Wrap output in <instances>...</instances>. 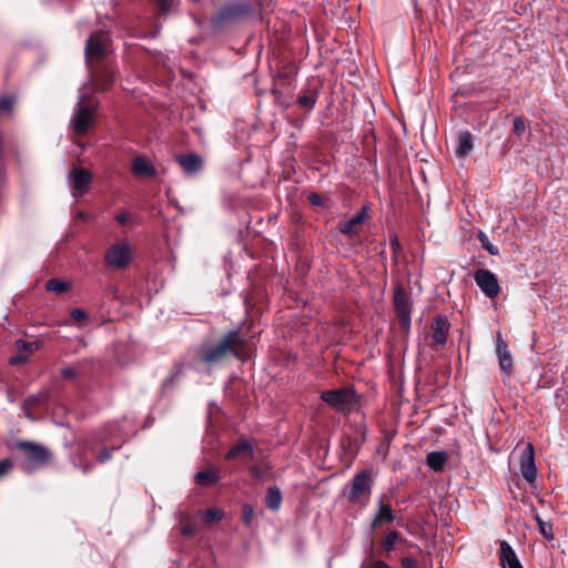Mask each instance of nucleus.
<instances>
[{"mask_svg": "<svg viewBox=\"0 0 568 568\" xmlns=\"http://www.w3.org/2000/svg\"><path fill=\"white\" fill-rule=\"evenodd\" d=\"M246 339L239 328L227 332L214 346L202 345L197 351L199 359L206 366L222 363L229 355L243 359Z\"/></svg>", "mask_w": 568, "mask_h": 568, "instance_id": "f257e3e1", "label": "nucleus"}, {"mask_svg": "<svg viewBox=\"0 0 568 568\" xmlns=\"http://www.w3.org/2000/svg\"><path fill=\"white\" fill-rule=\"evenodd\" d=\"M321 399L336 412L348 415L358 409L359 396L353 387H342L321 393Z\"/></svg>", "mask_w": 568, "mask_h": 568, "instance_id": "f03ea898", "label": "nucleus"}, {"mask_svg": "<svg viewBox=\"0 0 568 568\" xmlns=\"http://www.w3.org/2000/svg\"><path fill=\"white\" fill-rule=\"evenodd\" d=\"M373 486L374 478L372 470L364 469L356 473L348 484V501L365 505L372 495Z\"/></svg>", "mask_w": 568, "mask_h": 568, "instance_id": "7ed1b4c3", "label": "nucleus"}, {"mask_svg": "<svg viewBox=\"0 0 568 568\" xmlns=\"http://www.w3.org/2000/svg\"><path fill=\"white\" fill-rule=\"evenodd\" d=\"M95 110L97 106L93 102L90 101L85 104V95L82 93V90H80L74 114L70 120V126L75 134L81 135L88 132L93 122Z\"/></svg>", "mask_w": 568, "mask_h": 568, "instance_id": "20e7f679", "label": "nucleus"}, {"mask_svg": "<svg viewBox=\"0 0 568 568\" xmlns=\"http://www.w3.org/2000/svg\"><path fill=\"white\" fill-rule=\"evenodd\" d=\"M17 447L23 453V462L21 466L28 473H31L39 466L44 465L50 457L49 450L40 444L19 442Z\"/></svg>", "mask_w": 568, "mask_h": 568, "instance_id": "39448f33", "label": "nucleus"}, {"mask_svg": "<svg viewBox=\"0 0 568 568\" xmlns=\"http://www.w3.org/2000/svg\"><path fill=\"white\" fill-rule=\"evenodd\" d=\"M132 258V248L129 243L122 242L111 245L104 256L108 267L121 270L129 265Z\"/></svg>", "mask_w": 568, "mask_h": 568, "instance_id": "423d86ee", "label": "nucleus"}, {"mask_svg": "<svg viewBox=\"0 0 568 568\" xmlns=\"http://www.w3.org/2000/svg\"><path fill=\"white\" fill-rule=\"evenodd\" d=\"M109 34L102 30L97 31L87 40L84 53L87 62L105 55L109 45Z\"/></svg>", "mask_w": 568, "mask_h": 568, "instance_id": "0eeeda50", "label": "nucleus"}, {"mask_svg": "<svg viewBox=\"0 0 568 568\" xmlns=\"http://www.w3.org/2000/svg\"><path fill=\"white\" fill-rule=\"evenodd\" d=\"M376 511L371 523V529L375 530L384 525H390L396 520V514L387 497L381 496L376 501Z\"/></svg>", "mask_w": 568, "mask_h": 568, "instance_id": "6e6552de", "label": "nucleus"}, {"mask_svg": "<svg viewBox=\"0 0 568 568\" xmlns=\"http://www.w3.org/2000/svg\"><path fill=\"white\" fill-rule=\"evenodd\" d=\"M474 280L481 292L489 298H495L500 292L497 276L486 268H479L474 273Z\"/></svg>", "mask_w": 568, "mask_h": 568, "instance_id": "1a4fd4ad", "label": "nucleus"}, {"mask_svg": "<svg viewBox=\"0 0 568 568\" xmlns=\"http://www.w3.org/2000/svg\"><path fill=\"white\" fill-rule=\"evenodd\" d=\"M519 470L523 478L530 485L536 481L537 467L535 464L534 448L531 444L525 446L520 453Z\"/></svg>", "mask_w": 568, "mask_h": 568, "instance_id": "9d476101", "label": "nucleus"}, {"mask_svg": "<svg viewBox=\"0 0 568 568\" xmlns=\"http://www.w3.org/2000/svg\"><path fill=\"white\" fill-rule=\"evenodd\" d=\"M251 11V4L247 1H239L226 4L219 11L217 20L220 22H230L245 17Z\"/></svg>", "mask_w": 568, "mask_h": 568, "instance_id": "9b49d317", "label": "nucleus"}, {"mask_svg": "<svg viewBox=\"0 0 568 568\" xmlns=\"http://www.w3.org/2000/svg\"><path fill=\"white\" fill-rule=\"evenodd\" d=\"M394 304L402 325L408 328L410 326L412 312L407 294L402 290L396 291L394 294Z\"/></svg>", "mask_w": 568, "mask_h": 568, "instance_id": "f8f14e48", "label": "nucleus"}, {"mask_svg": "<svg viewBox=\"0 0 568 568\" xmlns=\"http://www.w3.org/2000/svg\"><path fill=\"white\" fill-rule=\"evenodd\" d=\"M69 179L72 182V187L80 194H84L90 189L92 174L87 169L74 166L69 174Z\"/></svg>", "mask_w": 568, "mask_h": 568, "instance_id": "ddd939ff", "label": "nucleus"}, {"mask_svg": "<svg viewBox=\"0 0 568 568\" xmlns=\"http://www.w3.org/2000/svg\"><path fill=\"white\" fill-rule=\"evenodd\" d=\"M254 457V448L252 444L245 439H240L225 455V459H239L241 462H247Z\"/></svg>", "mask_w": 568, "mask_h": 568, "instance_id": "4468645a", "label": "nucleus"}, {"mask_svg": "<svg viewBox=\"0 0 568 568\" xmlns=\"http://www.w3.org/2000/svg\"><path fill=\"white\" fill-rule=\"evenodd\" d=\"M496 354L501 373L510 375L513 372V358L508 351V346L500 334L497 335Z\"/></svg>", "mask_w": 568, "mask_h": 568, "instance_id": "2eb2a0df", "label": "nucleus"}, {"mask_svg": "<svg viewBox=\"0 0 568 568\" xmlns=\"http://www.w3.org/2000/svg\"><path fill=\"white\" fill-rule=\"evenodd\" d=\"M366 211L367 206H363L359 212H357L353 217L349 220L341 223L339 231L342 234L347 236H354L359 233V230L362 227V224L364 223L366 219Z\"/></svg>", "mask_w": 568, "mask_h": 568, "instance_id": "dca6fc26", "label": "nucleus"}, {"mask_svg": "<svg viewBox=\"0 0 568 568\" xmlns=\"http://www.w3.org/2000/svg\"><path fill=\"white\" fill-rule=\"evenodd\" d=\"M178 162L183 172L187 175H194L202 170V158L195 153H187L178 156Z\"/></svg>", "mask_w": 568, "mask_h": 568, "instance_id": "f3484780", "label": "nucleus"}, {"mask_svg": "<svg viewBox=\"0 0 568 568\" xmlns=\"http://www.w3.org/2000/svg\"><path fill=\"white\" fill-rule=\"evenodd\" d=\"M500 565L503 568H524L515 550L506 540L500 542Z\"/></svg>", "mask_w": 568, "mask_h": 568, "instance_id": "a211bd4d", "label": "nucleus"}, {"mask_svg": "<svg viewBox=\"0 0 568 568\" xmlns=\"http://www.w3.org/2000/svg\"><path fill=\"white\" fill-rule=\"evenodd\" d=\"M449 322L442 315H437L433 323V339L437 345H445L449 331Z\"/></svg>", "mask_w": 568, "mask_h": 568, "instance_id": "6ab92c4d", "label": "nucleus"}, {"mask_svg": "<svg viewBox=\"0 0 568 568\" xmlns=\"http://www.w3.org/2000/svg\"><path fill=\"white\" fill-rule=\"evenodd\" d=\"M133 174L138 176L154 178L158 174L155 166L151 161L143 156H136L131 165Z\"/></svg>", "mask_w": 568, "mask_h": 568, "instance_id": "aec40b11", "label": "nucleus"}, {"mask_svg": "<svg viewBox=\"0 0 568 568\" xmlns=\"http://www.w3.org/2000/svg\"><path fill=\"white\" fill-rule=\"evenodd\" d=\"M473 150V135L470 132L465 131L459 133L458 135V144L456 146L455 153L459 158H464L470 153Z\"/></svg>", "mask_w": 568, "mask_h": 568, "instance_id": "412c9836", "label": "nucleus"}, {"mask_svg": "<svg viewBox=\"0 0 568 568\" xmlns=\"http://www.w3.org/2000/svg\"><path fill=\"white\" fill-rule=\"evenodd\" d=\"M448 459L446 452H430L427 454L426 463L434 471H442Z\"/></svg>", "mask_w": 568, "mask_h": 568, "instance_id": "4be33fe9", "label": "nucleus"}, {"mask_svg": "<svg viewBox=\"0 0 568 568\" xmlns=\"http://www.w3.org/2000/svg\"><path fill=\"white\" fill-rule=\"evenodd\" d=\"M399 539H402L400 532H398L397 530H386L379 544L383 550L389 554L395 550L396 542Z\"/></svg>", "mask_w": 568, "mask_h": 568, "instance_id": "5701e85b", "label": "nucleus"}, {"mask_svg": "<svg viewBox=\"0 0 568 568\" xmlns=\"http://www.w3.org/2000/svg\"><path fill=\"white\" fill-rule=\"evenodd\" d=\"M282 504V493L278 487H268L265 496V506L271 510H277Z\"/></svg>", "mask_w": 568, "mask_h": 568, "instance_id": "b1692460", "label": "nucleus"}, {"mask_svg": "<svg viewBox=\"0 0 568 568\" xmlns=\"http://www.w3.org/2000/svg\"><path fill=\"white\" fill-rule=\"evenodd\" d=\"M195 481L201 486L214 485L220 480V475L211 469L197 471L195 474Z\"/></svg>", "mask_w": 568, "mask_h": 568, "instance_id": "393cba45", "label": "nucleus"}, {"mask_svg": "<svg viewBox=\"0 0 568 568\" xmlns=\"http://www.w3.org/2000/svg\"><path fill=\"white\" fill-rule=\"evenodd\" d=\"M115 81V74L113 71L105 70L102 74L98 75L94 80L97 91H105Z\"/></svg>", "mask_w": 568, "mask_h": 568, "instance_id": "a878e982", "label": "nucleus"}, {"mask_svg": "<svg viewBox=\"0 0 568 568\" xmlns=\"http://www.w3.org/2000/svg\"><path fill=\"white\" fill-rule=\"evenodd\" d=\"M70 286L71 285L69 282H65V281H62V280H59L55 277L50 278L45 284L47 291L53 292L55 294L65 293L67 291H69Z\"/></svg>", "mask_w": 568, "mask_h": 568, "instance_id": "bb28decb", "label": "nucleus"}, {"mask_svg": "<svg viewBox=\"0 0 568 568\" xmlns=\"http://www.w3.org/2000/svg\"><path fill=\"white\" fill-rule=\"evenodd\" d=\"M535 519L538 524L539 531L542 535V537L547 540L554 539V531H552V525L550 521H545L539 515L535 516Z\"/></svg>", "mask_w": 568, "mask_h": 568, "instance_id": "cd10ccee", "label": "nucleus"}, {"mask_svg": "<svg viewBox=\"0 0 568 568\" xmlns=\"http://www.w3.org/2000/svg\"><path fill=\"white\" fill-rule=\"evenodd\" d=\"M317 101V92L313 91L311 93L302 94L297 102L298 104L307 111H312Z\"/></svg>", "mask_w": 568, "mask_h": 568, "instance_id": "c85d7f7f", "label": "nucleus"}, {"mask_svg": "<svg viewBox=\"0 0 568 568\" xmlns=\"http://www.w3.org/2000/svg\"><path fill=\"white\" fill-rule=\"evenodd\" d=\"M202 514L206 524L219 521L224 517V511L217 508H207Z\"/></svg>", "mask_w": 568, "mask_h": 568, "instance_id": "c756f323", "label": "nucleus"}, {"mask_svg": "<svg viewBox=\"0 0 568 568\" xmlns=\"http://www.w3.org/2000/svg\"><path fill=\"white\" fill-rule=\"evenodd\" d=\"M242 521L245 525H250L254 517V508L250 504H244L242 507Z\"/></svg>", "mask_w": 568, "mask_h": 568, "instance_id": "7c9ffc66", "label": "nucleus"}, {"mask_svg": "<svg viewBox=\"0 0 568 568\" xmlns=\"http://www.w3.org/2000/svg\"><path fill=\"white\" fill-rule=\"evenodd\" d=\"M526 131V123L524 121L523 118L520 116H516L514 119V123H513V132L517 135V136H521Z\"/></svg>", "mask_w": 568, "mask_h": 568, "instance_id": "2f4dec72", "label": "nucleus"}, {"mask_svg": "<svg viewBox=\"0 0 568 568\" xmlns=\"http://www.w3.org/2000/svg\"><path fill=\"white\" fill-rule=\"evenodd\" d=\"M42 396L41 395H37V396H30L28 399H26L22 404V409L24 410L26 413V416L29 417V418H32L28 407L29 405H33V404H38V403H41L42 402Z\"/></svg>", "mask_w": 568, "mask_h": 568, "instance_id": "473e14b6", "label": "nucleus"}, {"mask_svg": "<svg viewBox=\"0 0 568 568\" xmlns=\"http://www.w3.org/2000/svg\"><path fill=\"white\" fill-rule=\"evenodd\" d=\"M158 7L162 13L166 14L172 11L176 0H156Z\"/></svg>", "mask_w": 568, "mask_h": 568, "instance_id": "72a5a7b5", "label": "nucleus"}, {"mask_svg": "<svg viewBox=\"0 0 568 568\" xmlns=\"http://www.w3.org/2000/svg\"><path fill=\"white\" fill-rule=\"evenodd\" d=\"M13 97H3L0 99V111L8 112L13 108L14 104Z\"/></svg>", "mask_w": 568, "mask_h": 568, "instance_id": "f704fd0d", "label": "nucleus"}, {"mask_svg": "<svg viewBox=\"0 0 568 568\" xmlns=\"http://www.w3.org/2000/svg\"><path fill=\"white\" fill-rule=\"evenodd\" d=\"M181 376V369H176L175 372L171 373L170 376H168L163 382L164 388H170L174 385L175 382L180 379Z\"/></svg>", "mask_w": 568, "mask_h": 568, "instance_id": "c9c22d12", "label": "nucleus"}, {"mask_svg": "<svg viewBox=\"0 0 568 568\" xmlns=\"http://www.w3.org/2000/svg\"><path fill=\"white\" fill-rule=\"evenodd\" d=\"M197 532L196 525L193 523H187L182 526L181 534L185 537H192Z\"/></svg>", "mask_w": 568, "mask_h": 568, "instance_id": "e433bc0d", "label": "nucleus"}, {"mask_svg": "<svg viewBox=\"0 0 568 568\" xmlns=\"http://www.w3.org/2000/svg\"><path fill=\"white\" fill-rule=\"evenodd\" d=\"M389 244H390V247H392V250H393L394 254H396V255H397V254H399V253H400V251H402V245H400V242H399V240H398V237H397V235H396V234H392V235L389 236Z\"/></svg>", "mask_w": 568, "mask_h": 568, "instance_id": "4c0bfd02", "label": "nucleus"}, {"mask_svg": "<svg viewBox=\"0 0 568 568\" xmlns=\"http://www.w3.org/2000/svg\"><path fill=\"white\" fill-rule=\"evenodd\" d=\"M13 467V463L11 459L6 458L0 462V478L8 474L10 469Z\"/></svg>", "mask_w": 568, "mask_h": 568, "instance_id": "58836bf2", "label": "nucleus"}, {"mask_svg": "<svg viewBox=\"0 0 568 568\" xmlns=\"http://www.w3.org/2000/svg\"><path fill=\"white\" fill-rule=\"evenodd\" d=\"M70 315H71V317L73 320H77V321H81V320H87L88 318L87 313L84 311L80 310V308L72 310Z\"/></svg>", "mask_w": 568, "mask_h": 568, "instance_id": "ea45409f", "label": "nucleus"}, {"mask_svg": "<svg viewBox=\"0 0 568 568\" xmlns=\"http://www.w3.org/2000/svg\"><path fill=\"white\" fill-rule=\"evenodd\" d=\"M402 566L404 568H416L417 567V561L413 557H404L402 559Z\"/></svg>", "mask_w": 568, "mask_h": 568, "instance_id": "a19ab883", "label": "nucleus"}, {"mask_svg": "<svg viewBox=\"0 0 568 568\" xmlns=\"http://www.w3.org/2000/svg\"><path fill=\"white\" fill-rule=\"evenodd\" d=\"M61 374L64 378H74L77 376V371L69 366V367H64L62 371H61Z\"/></svg>", "mask_w": 568, "mask_h": 568, "instance_id": "79ce46f5", "label": "nucleus"}, {"mask_svg": "<svg viewBox=\"0 0 568 568\" xmlns=\"http://www.w3.org/2000/svg\"><path fill=\"white\" fill-rule=\"evenodd\" d=\"M250 473L253 477L257 478V479H263L264 477V471L262 468H260L258 466H253L250 468Z\"/></svg>", "mask_w": 568, "mask_h": 568, "instance_id": "37998d69", "label": "nucleus"}, {"mask_svg": "<svg viewBox=\"0 0 568 568\" xmlns=\"http://www.w3.org/2000/svg\"><path fill=\"white\" fill-rule=\"evenodd\" d=\"M481 243H483V246L488 251L489 254L491 255H498L499 254V250L497 246L493 245V244H486L485 243V240L481 239Z\"/></svg>", "mask_w": 568, "mask_h": 568, "instance_id": "c03bdc74", "label": "nucleus"}, {"mask_svg": "<svg viewBox=\"0 0 568 568\" xmlns=\"http://www.w3.org/2000/svg\"><path fill=\"white\" fill-rule=\"evenodd\" d=\"M308 201H310L311 204H313L315 206L321 205L323 203L322 196L320 194H317V193L310 194Z\"/></svg>", "mask_w": 568, "mask_h": 568, "instance_id": "a18cd8bd", "label": "nucleus"}, {"mask_svg": "<svg viewBox=\"0 0 568 568\" xmlns=\"http://www.w3.org/2000/svg\"><path fill=\"white\" fill-rule=\"evenodd\" d=\"M112 457V454L109 449H103L100 452L98 458L100 460V463H105L108 460H110Z\"/></svg>", "mask_w": 568, "mask_h": 568, "instance_id": "49530a36", "label": "nucleus"}, {"mask_svg": "<svg viewBox=\"0 0 568 568\" xmlns=\"http://www.w3.org/2000/svg\"><path fill=\"white\" fill-rule=\"evenodd\" d=\"M115 221L119 224H125L129 221V214L126 212H121L115 216Z\"/></svg>", "mask_w": 568, "mask_h": 568, "instance_id": "de8ad7c7", "label": "nucleus"}, {"mask_svg": "<svg viewBox=\"0 0 568 568\" xmlns=\"http://www.w3.org/2000/svg\"><path fill=\"white\" fill-rule=\"evenodd\" d=\"M373 568H392L388 564L383 560H376L372 564Z\"/></svg>", "mask_w": 568, "mask_h": 568, "instance_id": "09e8293b", "label": "nucleus"}, {"mask_svg": "<svg viewBox=\"0 0 568 568\" xmlns=\"http://www.w3.org/2000/svg\"><path fill=\"white\" fill-rule=\"evenodd\" d=\"M17 345H18L19 347H21V348L27 349V351H30V352L32 351V346H31L30 344H28L27 342H24L23 339H19V341L17 342Z\"/></svg>", "mask_w": 568, "mask_h": 568, "instance_id": "8fccbe9b", "label": "nucleus"}, {"mask_svg": "<svg viewBox=\"0 0 568 568\" xmlns=\"http://www.w3.org/2000/svg\"><path fill=\"white\" fill-rule=\"evenodd\" d=\"M92 469V466L90 464H84L82 467V473L88 474Z\"/></svg>", "mask_w": 568, "mask_h": 568, "instance_id": "3c124183", "label": "nucleus"}, {"mask_svg": "<svg viewBox=\"0 0 568 568\" xmlns=\"http://www.w3.org/2000/svg\"><path fill=\"white\" fill-rule=\"evenodd\" d=\"M20 362H22V357H20V356H14V357H11V359H10L11 364H18Z\"/></svg>", "mask_w": 568, "mask_h": 568, "instance_id": "603ef678", "label": "nucleus"}]
</instances>
